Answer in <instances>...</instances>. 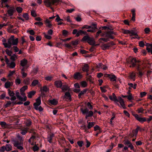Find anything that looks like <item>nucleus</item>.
Here are the masks:
<instances>
[{"label":"nucleus","mask_w":152,"mask_h":152,"mask_svg":"<svg viewBox=\"0 0 152 152\" xmlns=\"http://www.w3.org/2000/svg\"><path fill=\"white\" fill-rule=\"evenodd\" d=\"M23 137L19 135L17 136V138H11V141L14 146L20 150H23V148L22 146L23 145Z\"/></svg>","instance_id":"nucleus-1"},{"label":"nucleus","mask_w":152,"mask_h":152,"mask_svg":"<svg viewBox=\"0 0 152 152\" xmlns=\"http://www.w3.org/2000/svg\"><path fill=\"white\" fill-rule=\"evenodd\" d=\"M8 44L5 43V48H10L12 45H17L18 43V39L15 38L14 35L11 36L7 40Z\"/></svg>","instance_id":"nucleus-2"},{"label":"nucleus","mask_w":152,"mask_h":152,"mask_svg":"<svg viewBox=\"0 0 152 152\" xmlns=\"http://www.w3.org/2000/svg\"><path fill=\"white\" fill-rule=\"evenodd\" d=\"M36 137L35 136L32 135L28 140V142L32 145H34L32 147L33 150L34 151H38V144H36L35 142Z\"/></svg>","instance_id":"nucleus-3"},{"label":"nucleus","mask_w":152,"mask_h":152,"mask_svg":"<svg viewBox=\"0 0 152 152\" xmlns=\"http://www.w3.org/2000/svg\"><path fill=\"white\" fill-rule=\"evenodd\" d=\"M146 66H145L143 63H140L137 64V69L138 71V75L139 77H141L143 75L144 72H143L142 71L146 68Z\"/></svg>","instance_id":"nucleus-4"},{"label":"nucleus","mask_w":152,"mask_h":152,"mask_svg":"<svg viewBox=\"0 0 152 152\" xmlns=\"http://www.w3.org/2000/svg\"><path fill=\"white\" fill-rule=\"evenodd\" d=\"M80 110L83 114H86L85 118L87 119L89 117H91L93 116L94 113L92 111L90 110L89 111V110L88 108L83 109L81 108Z\"/></svg>","instance_id":"nucleus-5"},{"label":"nucleus","mask_w":152,"mask_h":152,"mask_svg":"<svg viewBox=\"0 0 152 152\" xmlns=\"http://www.w3.org/2000/svg\"><path fill=\"white\" fill-rule=\"evenodd\" d=\"M59 2V0H44V2L48 7H50L53 5H56Z\"/></svg>","instance_id":"nucleus-6"},{"label":"nucleus","mask_w":152,"mask_h":152,"mask_svg":"<svg viewBox=\"0 0 152 152\" xmlns=\"http://www.w3.org/2000/svg\"><path fill=\"white\" fill-rule=\"evenodd\" d=\"M129 63L130 64L129 66L130 67H134L136 65L137 66V64L140 63H142L140 62L139 60H137L135 58H132L130 59Z\"/></svg>","instance_id":"nucleus-7"},{"label":"nucleus","mask_w":152,"mask_h":152,"mask_svg":"<svg viewBox=\"0 0 152 152\" xmlns=\"http://www.w3.org/2000/svg\"><path fill=\"white\" fill-rule=\"evenodd\" d=\"M139 129V127L138 126L135 129L133 130L132 132L129 134V137L130 138L136 137Z\"/></svg>","instance_id":"nucleus-8"},{"label":"nucleus","mask_w":152,"mask_h":152,"mask_svg":"<svg viewBox=\"0 0 152 152\" xmlns=\"http://www.w3.org/2000/svg\"><path fill=\"white\" fill-rule=\"evenodd\" d=\"M135 118L139 121L141 123L146 121V118L145 117H140L137 114H135L133 115Z\"/></svg>","instance_id":"nucleus-9"},{"label":"nucleus","mask_w":152,"mask_h":152,"mask_svg":"<svg viewBox=\"0 0 152 152\" xmlns=\"http://www.w3.org/2000/svg\"><path fill=\"white\" fill-rule=\"evenodd\" d=\"M39 86H40L41 87L40 91H41L42 95L43 96H45V93H46L49 91V88L47 87V86H43L42 87L41 85L39 84Z\"/></svg>","instance_id":"nucleus-10"},{"label":"nucleus","mask_w":152,"mask_h":152,"mask_svg":"<svg viewBox=\"0 0 152 152\" xmlns=\"http://www.w3.org/2000/svg\"><path fill=\"white\" fill-rule=\"evenodd\" d=\"M15 95L17 98L20 101L23 102H25L27 100V97L26 96L24 97V98H23L20 95L19 92L18 91H16L15 94Z\"/></svg>","instance_id":"nucleus-11"},{"label":"nucleus","mask_w":152,"mask_h":152,"mask_svg":"<svg viewBox=\"0 0 152 152\" xmlns=\"http://www.w3.org/2000/svg\"><path fill=\"white\" fill-rule=\"evenodd\" d=\"M6 64L8 67L11 69H13L16 66L15 63L14 61H11L8 62Z\"/></svg>","instance_id":"nucleus-12"},{"label":"nucleus","mask_w":152,"mask_h":152,"mask_svg":"<svg viewBox=\"0 0 152 152\" xmlns=\"http://www.w3.org/2000/svg\"><path fill=\"white\" fill-rule=\"evenodd\" d=\"M118 101L116 102H119L121 105L122 107L124 109H126V107L125 106L124 102V101L123 99L121 98L120 96L118 97Z\"/></svg>","instance_id":"nucleus-13"},{"label":"nucleus","mask_w":152,"mask_h":152,"mask_svg":"<svg viewBox=\"0 0 152 152\" xmlns=\"http://www.w3.org/2000/svg\"><path fill=\"white\" fill-rule=\"evenodd\" d=\"M136 77V72L135 71H133L131 72L129 74V78L133 81L135 80V78Z\"/></svg>","instance_id":"nucleus-14"},{"label":"nucleus","mask_w":152,"mask_h":152,"mask_svg":"<svg viewBox=\"0 0 152 152\" xmlns=\"http://www.w3.org/2000/svg\"><path fill=\"white\" fill-rule=\"evenodd\" d=\"M83 77L82 75L79 72H76L74 74V77L75 79H80Z\"/></svg>","instance_id":"nucleus-15"},{"label":"nucleus","mask_w":152,"mask_h":152,"mask_svg":"<svg viewBox=\"0 0 152 152\" xmlns=\"http://www.w3.org/2000/svg\"><path fill=\"white\" fill-rule=\"evenodd\" d=\"M62 82L60 80H56L54 82L55 85L57 88H61L62 87Z\"/></svg>","instance_id":"nucleus-16"},{"label":"nucleus","mask_w":152,"mask_h":152,"mask_svg":"<svg viewBox=\"0 0 152 152\" xmlns=\"http://www.w3.org/2000/svg\"><path fill=\"white\" fill-rule=\"evenodd\" d=\"M107 76L109 77L110 79V80L111 81H116L117 77L116 76L112 74H107L106 75Z\"/></svg>","instance_id":"nucleus-17"},{"label":"nucleus","mask_w":152,"mask_h":152,"mask_svg":"<svg viewBox=\"0 0 152 152\" xmlns=\"http://www.w3.org/2000/svg\"><path fill=\"white\" fill-rule=\"evenodd\" d=\"M124 144L125 145H128V147L130 148V149L132 150H134V148L132 145V143L130 142L129 141L127 140L125 142Z\"/></svg>","instance_id":"nucleus-18"},{"label":"nucleus","mask_w":152,"mask_h":152,"mask_svg":"<svg viewBox=\"0 0 152 152\" xmlns=\"http://www.w3.org/2000/svg\"><path fill=\"white\" fill-rule=\"evenodd\" d=\"M64 97L69 102H70L71 101V96L70 93L69 92H66L65 93Z\"/></svg>","instance_id":"nucleus-19"},{"label":"nucleus","mask_w":152,"mask_h":152,"mask_svg":"<svg viewBox=\"0 0 152 152\" xmlns=\"http://www.w3.org/2000/svg\"><path fill=\"white\" fill-rule=\"evenodd\" d=\"M51 21L49 20L48 19H46L45 21V24L47 27H49V28H51L52 25L51 23Z\"/></svg>","instance_id":"nucleus-20"},{"label":"nucleus","mask_w":152,"mask_h":152,"mask_svg":"<svg viewBox=\"0 0 152 152\" xmlns=\"http://www.w3.org/2000/svg\"><path fill=\"white\" fill-rule=\"evenodd\" d=\"M110 47L109 44L107 43L102 44L101 45L102 49L103 50L108 49Z\"/></svg>","instance_id":"nucleus-21"},{"label":"nucleus","mask_w":152,"mask_h":152,"mask_svg":"<svg viewBox=\"0 0 152 152\" xmlns=\"http://www.w3.org/2000/svg\"><path fill=\"white\" fill-rule=\"evenodd\" d=\"M83 34L87 35V33L86 31H84L82 30H80L78 31L77 33L76 34V36L78 37L80 35H82Z\"/></svg>","instance_id":"nucleus-22"},{"label":"nucleus","mask_w":152,"mask_h":152,"mask_svg":"<svg viewBox=\"0 0 152 152\" xmlns=\"http://www.w3.org/2000/svg\"><path fill=\"white\" fill-rule=\"evenodd\" d=\"M15 12V9L14 8H13L12 9L9 10L7 11V13L10 16H12Z\"/></svg>","instance_id":"nucleus-23"},{"label":"nucleus","mask_w":152,"mask_h":152,"mask_svg":"<svg viewBox=\"0 0 152 152\" xmlns=\"http://www.w3.org/2000/svg\"><path fill=\"white\" fill-rule=\"evenodd\" d=\"M109 98L111 100L113 101L114 102L118 101V99L117 98L114 93H113L112 96H110Z\"/></svg>","instance_id":"nucleus-24"},{"label":"nucleus","mask_w":152,"mask_h":152,"mask_svg":"<svg viewBox=\"0 0 152 152\" xmlns=\"http://www.w3.org/2000/svg\"><path fill=\"white\" fill-rule=\"evenodd\" d=\"M8 1V0H1V4L2 7H6L8 8L9 7V5L6 3Z\"/></svg>","instance_id":"nucleus-25"},{"label":"nucleus","mask_w":152,"mask_h":152,"mask_svg":"<svg viewBox=\"0 0 152 152\" xmlns=\"http://www.w3.org/2000/svg\"><path fill=\"white\" fill-rule=\"evenodd\" d=\"M128 85L129 86V89H131L132 88H133L134 89H135L136 88L137 84L136 83H134V84L131 83H129Z\"/></svg>","instance_id":"nucleus-26"},{"label":"nucleus","mask_w":152,"mask_h":152,"mask_svg":"<svg viewBox=\"0 0 152 152\" xmlns=\"http://www.w3.org/2000/svg\"><path fill=\"white\" fill-rule=\"evenodd\" d=\"M61 88L62 91H67L68 89V85L65 83H64L63 85H62V87Z\"/></svg>","instance_id":"nucleus-27"},{"label":"nucleus","mask_w":152,"mask_h":152,"mask_svg":"<svg viewBox=\"0 0 152 152\" xmlns=\"http://www.w3.org/2000/svg\"><path fill=\"white\" fill-rule=\"evenodd\" d=\"M105 37H107V38H108L109 39V38L111 39H114V37L110 33V32L109 31L107 32L106 33Z\"/></svg>","instance_id":"nucleus-28"},{"label":"nucleus","mask_w":152,"mask_h":152,"mask_svg":"<svg viewBox=\"0 0 152 152\" xmlns=\"http://www.w3.org/2000/svg\"><path fill=\"white\" fill-rule=\"evenodd\" d=\"M5 150L7 151H9L12 150V146L10 144H7L5 146Z\"/></svg>","instance_id":"nucleus-29"},{"label":"nucleus","mask_w":152,"mask_h":152,"mask_svg":"<svg viewBox=\"0 0 152 152\" xmlns=\"http://www.w3.org/2000/svg\"><path fill=\"white\" fill-rule=\"evenodd\" d=\"M36 92L34 91H31L28 93V97L29 98H31L32 96L35 94Z\"/></svg>","instance_id":"nucleus-30"},{"label":"nucleus","mask_w":152,"mask_h":152,"mask_svg":"<svg viewBox=\"0 0 152 152\" xmlns=\"http://www.w3.org/2000/svg\"><path fill=\"white\" fill-rule=\"evenodd\" d=\"M13 83H12L9 81L6 82L4 85V87L6 88H8L12 85Z\"/></svg>","instance_id":"nucleus-31"},{"label":"nucleus","mask_w":152,"mask_h":152,"mask_svg":"<svg viewBox=\"0 0 152 152\" xmlns=\"http://www.w3.org/2000/svg\"><path fill=\"white\" fill-rule=\"evenodd\" d=\"M27 61L26 59H24L20 61V65L23 66H26L27 63Z\"/></svg>","instance_id":"nucleus-32"},{"label":"nucleus","mask_w":152,"mask_h":152,"mask_svg":"<svg viewBox=\"0 0 152 152\" xmlns=\"http://www.w3.org/2000/svg\"><path fill=\"white\" fill-rule=\"evenodd\" d=\"M89 66L88 64H85L83 67V71L84 72H88L89 70Z\"/></svg>","instance_id":"nucleus-33"},{"label":"nucleus","mask_w":152,"mask_h":152,"mask_svg":"<svg viewBox=\"0 0 152 152\" xmlns=\"http://www.w3.org/2000/svg\"><path fill=\"white\" fill-rule=\"evenodd\" d=\"M54 137V134H50L49 137L47 138L48 141L50 143L52 142L53 138Z\"/></svg>","instance_id":"nucleus-34"},{"label":"nucleus","mask_w":152,"mask_h":152,"mask_svg":"<svg viewBox=\"0 0 152 152\" xmlns=\"http://www.w3.org/2000/svg\"><path fill=\"white\" fill-rule=\"evenodd\" d=\"M10 56V59L12 60V61H14V62L16 60V59L18 57V56L15 54H14Z\"/></svg>","instance_id":"nucleus-35"},{"label":"nucleus","mask_w":152,"mask_h":152,"mask_svg":"<svg viewBox=\"0 0 152 152\" xmlns=\"http://www.w3.org/2000/svg\"><path fill=\"white\" fill-rule=\"evenodd\" d=\"M102 40L104 42H107L108 41H109V39L108 38L106 37L105 38H101L99 39V41L100 42H102Z\"/></svg>","instance_id":"nucleus-36"},{"label":"nucleus","mask_w":152,"mask_h":152,"mask_svg":"<svg viewBox=\"0 0 152 152\" xmlns=\"http://www.w3.org/2000/svg\"><path fill=\"white\" fill-rule=\"evenodd\" d=\"M34 108L36 110H38V98L36 99V102L34 104Z\"/></svg>","instance_id":"nucleus-37"},{"label":"nucleus","mask_w":152,"mask_h":152,"mask_svg":"<svg viewBox=\"0 0 152 152\" xmlns=\"http://www.w3.org/2000/svg\"><path fill=\"white\" fill-rule=\"evenodd\" d=\"M8 94L10 96H15V93L13 91L11 90L10 89L8 90Z\"/></svg>","instance_id":"nucleus-38"},{"label":"nucleus","mask_w":152,"mask_h":152,"mask_svg":"<svg viewBox=\"0 0 152 152\" xmlns=\"http://www.w3.org/2000/svg\"><path fill=\"white\" fill-rule=\"evenodd\" d=\"M23 82L25 85H29L30 83V79L28 78H26L23 80Z\"/></svg>","instance_id":"nucleus-39"},{"label":"nucleus","mask_w":152,"mask_h":152,"mask_svg":"<svg viewBox=\"0 0 152 152\" xmlns=\"http://www.w3.org/2000/svg\"><path fill=\"white\" fill-rule=\"evenodd\" d=\"M95 124V123L93 122H89L88 123L87 127L88 129H90Z\"/></svg>","instance_id":"nucleus-40"},{"label":"nucleus","mask_w":152,"mask_h":152,"mask_svg":"<svg viewBox=\"0 0 152 152\" xmlns=\"http://www.w3.org/2000/svg\"><path fill=\"white\" fill-rule=\"evenodd\" d=\"M80 84L81 86L83 88L86 87L87 85L86 82L85 81H82L80 83Z\"/></svg>","instance_id":"nucleus-41"},{"label":"nucleus","mask_w":152,"mask_h":152,"mask_svg":"<svg viewBox=\"0 0 152 152\" xmlns=\"http://www.w3.org/2000/svg\"><path fill=\"white\" fill-rule=\"evenodd\" d=\"M50 102L53 105H56L57 104L58 101L56 99H53L50 100Z\"/></svg>","instance_id":"nucleus-42"},{"label":"nucleus","mask_w":152,"mask_h":152,"mask_svg":"<svg viewBox=\"0 0 152 152\" xmlns=\"http://www.w3.org/2000/svg\"><path fill=\"white\" fill-rule=\"evenodd\" d=\"M0 124L2 127L6 128L7 127V124L5 122L1 121L0 123Z\"/></svg>","instance_id":"nucleus-43"},{"label":"nucleus","mask_w":152,"mask_h":152,"mask_svg":"<svg viewBox=\"0 0 152 152\" xmlns=\"http://www.w3.org/2000/svg\"><path fill=\"white\" fill-rule=\"evenodd\" d=\"M86 89H84L83 90L81 91L78 95L79 98H80L82 95L86 93Z\"/></svg>","instance_id":"nucleus-44"},{"label":"nucleus","mask_w":152,"mask_h":152,"mask_svg":"<svg viewBox=\"0 0 152 152\" xmlns=\"http://www.w3.org/2000/svg\"><path fill=\"white\" fill-rule=\"evenodd\" d=\"M21 73L22 74V77L23 78H24L26 77L27 75V73H25L24 71V69H21Z\"/></svg>","instance_id":"nucleus-45"},{"label":"nucleus","mask_w":152,"mask_h":152,"mask_svg":"<svg viewBox=\"0 0 152 152\" xmlns=\"http://www.w3.org/2000/svg\"><path fill=\"white\" fill-rule=\"evenodd\" d=\"M90 37L88 36H84L82 39V41H88V40L89 39Z\"/></svg>","instance_id":"nucleus-46"},{"label":"nucleus","mask_w":152,"mask_h":152,"mask_svg":"<svg viewBox=\"0 0 152 152\" xmlns=\"http://www.w3.org/2000/svg\"><path fill=\"white\" fill-rule=\"evenodd\" d=\"M137 33L136 31L134 30H131L130 31L129 34L130 36H133L136 35Z\"/></svg>","instance_id":"nucleus-47"},{"label":"nucleus","mask_w":152,"mask_h":152,"mask_svg":"<svg viewBox=\"0 0 152 152\" xmlns=\"http://www.w3.org/2000/svg\"><path fill=\"white\" fill-rule=\"evenodd\" d=\"M28 130L26 129H22L20 132V133L23 135H25L27 132Z\"/></svg>","instance_id":"nucleus-48"},{"label":"nucleus","mask_w":152,"mask_h":152,"mask_svg":"<svg viewBox=\"0 0 152 152\" xmlns=\"http://www.w3.org/2000/svg\"><path fill=\"white\" fill-rule=\"evenodd\" d=\"M27 88L28 86H24L20 89V92H24V91L27 89Z\"/></svg>","instance_id":"nucleus-49"},{"label":"nucleus","mask_w":152,"mask_h":152,"mask_svg":"<svg viewBox=\"0 0 152 152\" xmlns=\"http://www.w3.org/2000/svg\"><path fill=\"white\" fill-rule=\"evenodd\" d=\"M88 42L89 43L90 45H92L94 43V41L93 39H91L90 38L88 40Z\"/></svg>","instance_id":"nucleus-50"},{"label":"nucleus","mask_w":152,"mask_h":152,"mask_svg":"<svg viewBox=\"0 0 152 152\" xmlns=\"http://www.w3.org/2000/svg\"><path fill=\"white\" fill-rule=\"evenodd\" d=\"M86 80L87 81H89L90 82H92L93 78L91 75H89L86 77Z\"/></svg>","instance_id":"nucleus-51"},{"label":"nucleus","mask_w":152,"mask_h":152,"mask_svg":"<svg viewBox=\"0 0 152 152\" xmlns=\"http://www.w3.org/2000/svg\"><path fill=\"white\" fill-rule=\"evenodd\" d=\"M38 84V80H35L32 82L31 85L32 86H34Z\"/></svg>","instance_id":"nucleus-52"},{"label":"nucleus","mask_w":152,"mask_h":152,"mask_svg":"<svg viewBox=\"0 0 152 152\" xmlns=\"http://www.w3.org/2000/svg\"><path fill=\"white\" fill-rule=\"evenodd\" d=\"M65 46L69 49H71L72 48V47L71 46V43H67L64 44Z\"/></svg>","instance_id":"nucleus-53"},{"label":"nucleus","mask_w":152,"mask_h":152,"mask_svg":"<svg viewBox=\"0 0 152 152\" xmlns=\"http://www.w3.org/2000/svg\"><path fill=\"white\" fill-rule=\"evenodd\" d=\"M6 53L9 56H10L12 55V52L11 50H9L7 49L6 50Z\"/></svg>","instance_id":"nucleus-54"},{"label":"nucleus","mask_w":152,"mask_h":152,"mask_svg":"<svg viewBox=\"0 0 152 152\" xmlns=\"http://www.w3.org/2000/svg\"><path fill=\"white\" fill-rule=\"evenodd\" d=\"M144 111V110L143 108L142 107L139 108L137 110V111L138 113H143Z\"/></svg>","instance_id":"nucleus-55"},{"label":"nucleus","mask_w":152,"mask_h":152,"mask_svg":"<svg viewBox=\"0 0 152 152\" xmlns=\"http://www.w3.org/2000/svg\"><path fill=\"white\" fill-rule=\"evenodd\" d=\"M79 41L77 40H76L74 41H72L71 42V43L73 45H77L78 44Z\"/></svg>","instance_id":"nucleus-56"},{"label":"nucleus","mask_w":152,"mask_h":152,"mask_svg":"<svg viewBox=\"0 0 152 152\" xmlns=\"http://www.w3.org/2000/svg\"><path fill=\"white\" fill-rule=\"evenodd\" d=\"M23 16L26 20H28L29 19L28 15L27 13L23 14Z\"/></svg>","instance_id":"nucleus-57"},{"label":"nucleus","mask_w":152,"mask_h":152,"mask_svg":"<svg viewBox=\"0 0 152 152\" xmlns=\"http://www.w3.org/2000/svg\"><path fill=\"white\" fill-rule=\"evenodd\" d=\"M64 20H66L68 22H72L71 20H70L69 16H68L66 17H65L64 18Z\"/></svg>","instance_id":"nucleus-58"},{"label":"nucleus","mask_w":152,"mask_h":152,"mask_svg":"<svg viewBox=\"0 0 152 152\" xmlns=\"http://www.w3.org/2000/svg\"><path fill=\"white\" fill-rule=\"evenodd\" d=\"M26 126H30L31 124V121L29 120H27L26 121Z\"/></svg>","instance_id":"nucleus-59"},{"label":"nucleus","mask_w":152,"mask_h":152,"mask_svg":"<svg viewBox=\"0 0 152 152\" xmlns=\"http://www.w3.org/2000/svg\"><path fill=\"white\" fill-rule=\"evenodd\" d=\"M15 82L16 84L19 85L21 83V80L19 78L17 77L15 79Z\"/></svg>","instance_id":"nucleus-60"},{"label":"nucleus","mask_w":152,"mask_h":152,"mask_svg":"<svg viewBox=\"0 0 152 152\" xmlns=\"http://www.w3.org/2000/svg\"><path fill=\"white\" fill-rule=\"evenodd\" d=\"M31 15L34 17H35L37 15L35 11L34 10H31Z\"/></svg>","instance_id":"nucleus-61"},{"label":"nucleus","mask_w":152,"mask_h":152,"mask_svg":"<svg viewBox=\"0 0 152 152\" xmlns=\"http://www.w3.org/2000/svg\"><path fill=\"white\" fill-rule=\"evenodd\" d=\"M15 72V71L13 70L12 71H10L8 75V77H10Z\"/></svg>","instance_id":"nucleus-62"},{"label":"nucleus","mask_w":152,"mask_h":152,"mask_svg":"<svg viewBox=\"0 0 152 152\" xmlns=\"http://www.w3.org/2000/svg\"><path fill=\"white\" fill-rule=\"evenodd\" d=\"M12 48L13 49L15 52L17 53L19 51V49L17 46H13Z\"/></svg>","instance_id":"nucleus-63"},{"label":"nucleus","mask_w":152,"mask_h":152,"mask_svg":"<svg viewBox=\"0 0 152 152\" xmlns=\"http://www.w3.org/2000/svg\"><path fill=\"white\" fill-rule=\"evenodd\" d=\"M144 31L145 34H149L150 29L149 28L147 27L144 29Z\"/></svg>","instance_id":"nucleus-64"}]
</instances>
